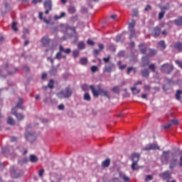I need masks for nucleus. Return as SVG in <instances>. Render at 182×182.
<instances>
[{
	"instance_id": "nucleus-49",
	"label": "nucleus",
	"mask_w": 182,
	"mask_h": 182,
	"mask_svg": "<svg viewBox=\"0 0 182 182\" xmlns=\"http://www.w3.org/2000/svg\"><path fill=\"white\" fill-rule=\"evenodd\" d=\"M134 25H136V21L132 20V21L129 25V28L130 29H133V28H134Z\"/></svg>"
},
{
	"instance_id": "nucleus-44",
	"label": "nucleus",
	"mask_w": 182,
	"mask_h": 182,
	"mask_svg": "<svg viewBox=\"0 0 182 182\" xmlns=\"http://www.w3.org/2000/svg\"><path fill=\"white\" fill-rule=\"evenodd\" d=\"M159 45L162 49H166V42L164 41H161L159 42Z\"/></svg>"
},
{
	"instance_id": "nucleus-38",
	"label": "nucleus",
	"mask_w": 182,
	"mask_h": 182,
	"mask_svg": "<svg viewBox=\"0 0 182 182\" xmlns=\"http://www.w3.org/2000/svg\"><path fill=\"white\" fill-rule=\"evenodd\" d=\"M112 90L114 93H117V95H119V93H120V87L115 86L112 87Z\"/></svg>"
},
{
	"instance_id": "nucleus-36",
	"label": "nucleus",
	"mask_w": 182,
	"mask_h": 182,
	"mask_svg": "<svg viewBox=\"0 0 182 182\" xmlns=\"http://www.w3.org/2000/svg\"><path fill=\"white\" fill-rule=\"evenodd\" d=\"M28 161H29L28 158H24V159L18 161V164H20V166H23V164H26V163H28Z\"/></svg>"
},
{
	"instance_id": "nucleus-46",
	"label": "nucleus",
	"mask_w": 182,
	"mask_h": 182,
	"mask_svg": "<svg viewBox=\"0 0 182 182\" xmlns=\"http://www.w3.org/2000/svg\"><path fill=\"white\" fill-rule=\"evenodd\" d=\"M144 90L145 92H150V90H151V87L149 85H145L144 86Z\"/></svg>"
},
{
	"instance_id": "nucleus-24",
	"label": "nucleus",
	"mask_w": 182,
	"mask_h": 182,
	"mask_svg": "<svg viewBox=\"0 0 182 182\" xmlns=\"http://www.w3.org/2000/svg\"><path fill=\"white\" fill-rule=\"evenodd\" d=\"M175 49H177L179 52H182V43L178 42L174 45Z\"/></svg>"
},
{
	"instance_id": "nucleus-51",
	"label": "nucleus",
	"mask_w": 182,
	"mask_h": 182,
	"mask_svg": "<svg viewBox=\"0 0 182 182\" xmlns=\"http://www.w3.org/2000/svg\"><path fill=\"white\" fill-rule=\"evenodd\" d=\"M63 57L62 56V52H58L57 54H56V56H55V59H58V60H60L62 59Z\"/></svg>"
},
{
	"instance_id": "nucleus-21",
	"label": "nucleus",
	"mask_w": 182,
	"mask_h": 182,
	"mask_svg": "<svg viewBox=\"0 0 182 182\" xmlns=\"http://www.w3.org/2000/svg\"><path fill=\"white\" fill-rule=\"evenodd\" d=\"M38 18L39 19H41V21H43V22H45V23H46L47 25L49 24L50 21L48 20H46V18H43V12H39Z\"/></svg>"
},
{
	"instance_id": "nucleus-3",
	"label": "nucleus",
	"mask_w": 182,
	"mask_h": 182,
	"mask_svg": "<svg viewBox=\"0 0 182 182\" xmlns=\"http://www.w3.org/2000/svg\"><path fill=\"white\" fill-rule=\"evenodd\" d=\"M160 70L164 73H167L170 75L173 70H174V67L168 63H165L160 67Z\"/></svg>"
},
{
	"instance_id": "nucleus-42",
	"label": "nucleus",
	"mask_w": 182,
	"mask_h": 182,
	"mask_svg": "<svg viewBox=\"0 0 182 182\" xmlns=\"http://www.w3.org/2000/svg\"><path fill=\"white\" fill-rule=\"evenodd\" d=\"M139 16V10L138 9H133L132 13V16L133 18Z\"/></svg>"
},
{
	"instance_id": "nucleus-52",
	"label": "nucleus",
	"mask_w": 182,
	"mask_h": 182,
	"mask_svg": "<svg viewBox=\"0 0 182 182\" xmlns=\"http://www.w3.org/2000/svg\"><path fill=\"white\" fill-rule=\"evenodd\" d=\"M53 80H50V82L48 84V87H50V89H53Z\"/></svg>"
},
{
	"instance_id": "nucleus-2",
	"label": "nucleus",
	"mask_w": 182,
	"mask_h": 182,
	"mask_svg": "<svg viewBox=\"0 0 182 182\" xmlns=\"http://www.w3.org/2000/svg\"><path fill=\"white\" fill-rule=\"evenodd\" d=\"M131 160L132 161L131 168L133 170V171H134V170H137L139 168V167H137V163H139V160H140V154H132L131 156Z\"/></svg>"
},
{
	"instance_id": "nucleus-27",
	"label": "nucleus",
	"mask_w": 182,
	"mask_h": 182,
	"mask_svg": "<svg viewBox=\"0 0 182 182\" xmlns=\"http://www.w3.org/2000/svg\"><path fill=\"white\" fill-rule=\"evenodd\" d=\"M142 66L143 68H144V66L149 65V63H150V62L149 61V58L147 57H143L142 58Z\"/></svg>"
},
{
	"instance_id": "nucleus-23",
	"label": "nucleus",
	"mask_w": 182,
	"mask_h": 182,
	"mask_svg": "<svg viewBox=\"0 0 182 182\" xmlns=\"http://www.w3.org/2000/svg\"><path fill=\"white\" fill-rule=\"evenodd\" d=\"M163 177L165 180H170L171 178V173L170 171H166L164 173Z\"/></svg>"
},
{
	"instance_id": "nucleus-43",
	"label": "nucleus",
	"mask_w": 182,
	"mask_h": 182,
	"mask_svg": "<svg viewBox=\"0 0 182 182\" xmlns=\"http://www.w3.org/2000/svg\"><path fill=\"white\" fill-rule=\"evenodd\" d=\"M68 11L69 14H75V12H76V9L75 6H70L68 9Z\"/></svg>"
},
{
	"instance_id": "nucleus-59",
	"label": "nucleus",
	"mask_w": 182,
	"mask_h": 182,
	"mask_svg": "<svg viewBox=\"0 0 182 182\" xmlns=\"http://www.w3.org/2000/svg\"><path fill=\"white\" fill-rule=\"evenodd\" d=\"M176 65H178V66H179V68H181V69H182V62L181 61L177 60H176Z\"/></svg>"
},
{
	"instance_id": "nucleus-8",
	"label": "nucleus",
	"mask_w": 182,
	"mask_h": 182,
	"mask_svg": "<svg viewBox=\"0 0 182 182\" xmlns=\"http://www.w3.org/2000/svg\"><path fill=\"white\" fill-rule=\"evenodd\" d=\"M44 8L46 9L45 14H49L50 11H52V1H46L44 2Z\"/></svg>"
},
{
	"instance_id": "nucleus-47",
	"label": "nucleus",
	"mask_w": 182,
	"mask_h": 182,
	"mask_svg": "<svg viewBox=\"0 0 182 182\" xmlns=\"http://www.w3.org/2000/svg\"><path fill=\"white\" fill-rule=\"evenodd\" d=\"M149 56H154V55L157 53V51L156 50L149 49Z\"/></svg>"
},
{
	"instance_id": "nucleus-11",
	"label": "nucleus",
	"mask_w": 182,
	"mask_h": 182,
	"mask_svg": "<svg viewBox=\"0 0 182 182\" xmlns=\"http://www.w3.org/2000/svg\"><path fill=\"white\" fill-rule=\"evenodd\" d=\"M100 95L101 96H105V97H107V99H110V96L109 95V91L105 90L102 88H99Z\"/></svg>"
},
{
	"instance_id": "nucleus-26",
	"label": "nucleus",
	"mask_w": 182,
	"mask_h": 182,
	"mask_svg": "<svg viewBox=\"0 0 182 182\" xmlns=\"http://www.w3.org/2000/svg\"><path fill=\"white\" fill-rule=\"evenodd\" d=\"M139 49H140L141 53H146V52L147 51V47L144 44H140Z\"/></svg>"
},
{
	"instance_id": "nucleus-63",
	"label": "nucleus",
	"mask_w": 182,
	"mask_h": 182,
	"mask_svg": "<svg viewBox=\"0 0 182 182\" xmlns=\"http://www.w3.org/2000/svg\"><path fill=\"white\" fill-rule=\"evenodd\" d=\"M120 39H122V36L121 35H118L115 38L116 42H120Z\"/></svg>"
},
{
	"instance_id": "nucleus-62",
	"label": "nucleus",
	"mask_w": 182,
	"mask_h": 182,
	"mask_svg": "<svg viewBox=\"0 0 182 182\" xmlns=\"http://www.w3.org/2000/svg\"><path fill=\"white\" fill-rule=\"evenodd\" d=\"M58 110H63L65 109V105L63 104H61L58 105Z\"/></svg>"
},
{
	"instance_id": "nucleus-14",
	"label": "nucleus",
	"mask_w": 182,
	"mask_h": 182,
	"mask_svg": "<svg viewBox=\"0 0 182 182\" xmlns=\"http://www.w3.org/2000/svg\"><path fill=\"white\" fill-rule=\"evenodd\" d=\"M11 112L12 114H14V116H16L18 120H22V119H23V114L16 113V111H15V108H13L11 109Z\"/></svg>"
},
{
	"instance_id": "nucleus-16",
	"label": "nucleus",
	"mask_w": 182,
	"mask_h": 182,
	"mask_svg": "<svg viewBox=\"0 0 182 182\" xmlns=\"http://www.w3.org/2000/svg\"><path fill=\"white\" fill-rule=\"evenodd\" d=\"M48 73H49V75H50V76H56V75L58 74V68H56L53 66L51 67Z\"/></svg>"
},
{
	"instance_id": "nucleus-7",
	"label": "nucleus",
	"mask_w": 182,
	"mask_h": 182,
	"mask_svg": "<svg viewBox=\"0 0 182 182\" xmlns=\"http://www.w3.org/2000/svg\"><path fill=\"white\" fill-rule=\"evenodd\" d=\"M144 151H150V150H160V146L156 144H151L143 148Z\"/></svg>"
},
{
	"instance_id": "nucleus-6",
	"label": "nucleus",
	"mask_w": 182,
	"mask_h": 182,
	"mask_svg": "<svg viewBox=\"0 0 182 182\" xmlns=\"http://www.w3.org/2000/svg\"><path fill=\"white\" fill-rule=\"evenodd\" d=\"M26 140L30 141V143H33L36 140V134L31 132H26L25 133Z\"/></svg>"
},
{
	"instance_id": "nucleus-61",
	"label": "nucleus",
	"mask_w": 182,
	"mask_h": 182,
	"mask_svg": "<svg viewBox=\"0 0 182 182\" xmlns=\"http://www.w3.org/2000/svg\"><path fill=\"white\" fill-rule=\"evenodd\" d=\"M87 43L88 45H90L91 46H92L93 45H95V42H93V41L90 40V39H88L87 41Z\"/></svg>"
},
{
	"instance_id": "nucleus-9",
	"label": "nucleus",
	"mask_w": 182,
	"mask_h": 182,
	"mask_svg": "<svg viewBox=\"0 0 182 182\" xmlns=\"http://www.w3.org/2000/svg\"><path fill=\"white\" fill-rule=\"evenodd\" d=\"M113 69H114V64L111 63L109 65H105L104 68V72H107V73H110L112 72Z\"/></svg>"
},
{
	"instance_id": "nucleus-29",
	"label": "nucleus",
	"mask_w": 182,
	"mask_h": 182,
	"mask_svg": "<svg viewBox=\"0 0 182 182\" xmlns=\"http://www.w3.org/2000/svg\"><path fill=\"white\" fill-rule=\"evenodd\" d=\"M141 73L143 77H149V75H150V72H149V70L147 69L141 70Z\"/></svg>"
},
{
	"instance_id": "nucleus-54",
	"label": "nucleus",
	"mask_w": 182,
	"mask_h": 182,
	"mask_svg": "<svg viewBox=\"0 0 182 182\" xmlns=\"http://www.w3.org/2000/svg\"><path fill=\"white\" fill-rule=\"evenodd\" d=\"M171 126H173V123L169 122L167 124L164 126V129H170V127H171Z\"/></svg>"
},
{
	"instance_id": "nucleus-30",
	"label": "nucleus",
	"mask_w": 182,
	"mask_h": 182,
	"mask_svg": "<svg viewBox=\"0 0 182 182\" xmlns=\"http://www.w3.org/2000/svg\"><path fill=\"white\" fill-rule=\"evenodd\" d=\"M83 99H84V100H86L87 102H90V100H92V97H90V94H89L88 92H85L84 94Z\"/></svg>"
},
{
	"instance_id": "nucleus-10",
	"label": "nucleus",
	"mask_w": 182,
	"mask_h": 182,
	"mask_svg": "<svg viewBox=\"0 0 182 182\" xmlns=\"http://www.w3.org/2000/svg\"><path fill=\"white\" fill-rule=\"evenodd\" d=\"M90 89H91V92L94 96V97H99V95H100V92L95 88V85H90Z\"/></svg>"
},
{
	"instance_id": "nucleus-13",
	"label": "nucleus",
	"mask_w": 182,
	"mask_h": 182,
	"mask_svg": "<svg viewBox=\"0 0 182 182\" xmlns=\"http://www.w3.org/2000/svg\"><path fill=\"white\" fill-rule=\"evenodd\" d=\"M22 103H23V99L19 98L18 99V102L17 103V105L14 107L15 112H16V109H18V108L21 109L22 110H23V107H22Z\"/></svg>"
},
{
	"instance_id": "nucleus-40",
	"label": "nucleus",
	"mask_w": 182,
	"mask_h": 182,
	"mask_svg": "<svg viewBox=\"0 0 182 182\" xmlns=\"http://www.w3.org/2000/svg\"><path fill=\"white\" fill-rule=\"evenodd\" d=\"M7 123L8 124H11V126H14V124H15V120L12 117H9L7 119Z\"/></svg>"
},
{
	"instance_id": "nucleus-35",
	"label": "nucleus",
	"mask_w": 182,
	"mask_h": 182,
	"mask_svg": "<svg viewBox=\"0 0 182 182\" xmlns=\"http://www.w3.org/2000/svg\"><path fill=\"white\" fill-rule=\"evenodd\" d=\"M181 95H182V91L180 90H178L176 91V100H180V99H181Z\"/></svg>"
},
{
	"instance_id": "nucleus-50",
	"label": "nucleus",
	"mask_w": 182,
	"mask_h": 182,
	"mask_svg": "<svg viewBox=\"0 0 182 182\" xmlns=\"http://www.w3.org/2000/svg\"><path fill=\"white\" fill-rule=\"evenodd\" d=\"M149 68L152 70L153 72H156V65L151 64L149 65Z\"/></svg>"
},
{
	"instance_id": "nucleus-33",
	"label": "nucleus",
	"mask_w": 182,
	"mask_h": 182,
	"mask_svg": "<svg viewBox=\"0 0 182 182\" xmlns=\"http://www.w3.org/2000/svg\"><path fill=\"white\" fill-rule=\"evenodd\" d=\"M64 28L66 29V31H73L74 33H76V28L75 27H70L69 25H65Z\"/></svg>"
},
{
	"instance_id": "nucleus-37",
	"label": "nucleus",
	"mask_w": 182,
	"mask_h": 182,
	"mask_svg": "<svg viewBox=\"0 0 182 182\" xmlns=\"http://www.w3.org/2000/svg\"><path fill=\"white\" fill-rule=\"evenodd\" d=\"M77 48L78 49H80L81 50H82V49H85V48H86V44H85L84 42L81 41L78 43Z\"/></svg>"
},
{
	"instance_id": "nucleus-57",
	"label": "nucleus",
	"mask_w": 182,
	"mask_h": 182,
	"mask_svg": "<svg viewBox=\"0 0 182 182\" xmlns=\"http://www.w3.org/2000/svg\"><path fill=\"white\" fill-rule=\"evenodd\" d=\"M164 14H165L164 11L160 12L159 14V19H163V18L164 17Z\"/></svg>"
},
{
	"instance_id": "nucleus-31",
	"label": "nucleus",
	"mask_w": 182,
	"mask_h": 182,
	"mask_svg": "<svg viewBox=\"0 0 182 182\" xmlns=\"http://www.w3.org/2000/svg\"><path fill=\"white\" fill-rule=\"evenodd\" d=\"M30 161L31 163H37L38 162V156L36 155H31L30 156Z\"/></svg>"
},
{
	"instance_id": "nucleus-34",
	"label": "nucleus",
	"mask_w": 182,
	"mask_h": 182,
	"mask_svg": "<svg viewBox=\"0 0 182 182\" xmlns=\"http://www.w3.org/2000/svg\"><path fill=\"white\" fill-rule=\"evenodd\" d=\"M80 55V50H74L73 51V56L75 59H76V58H77L79 55Z\"/></svg>"
},
{
	"instance_id": "nucleus-28",
	"label": "nucleus",
	"mask_w": 182,
	"mask_h": 182,
	"mask_svg": "<svg viewBox=\"0 0 182 182\" xmlns=\"http://www.w3.org/2000/svg\"><path fill=\"white\" fill-rule=\"evenodd\" d=\"M142 66L143 68H144V66L149 65V63H150V62L149 61V58L147 57H143L142 58Z\"/></svg>"
},
{
	"instance_id": "nucleus-64",
	"label": "nucleus",
	"mask_w": 182,
	"mask_h": 182,
	"mask_svg": "<svg viewBox=\"0 0 182 182\" xmlns=\"http://www.w3.org/2000/svg\"><path fill=\"white\" fill-rule=\"evenodd\" d=\"M132 70H134L133 67H129V68H128L127 71V75H130V73H131Z\"/></svg>"
},
{
	"instance_id": "nucleus-4",
	"label": "nucleus",
	"mask_w": 182,
	"mask_h": 182,
	"mask_svg": "<svg viewBox=\"0 0 182 182\" xmlns=\"http://www.w3.org/2000/svg\"><path fill=\"white\" fill-rule=\"evenodd\" d=\"M169 168H171V170H172V168H174V167L177 166V163H178V157L177 156V154H176V153H171V159L169 161Z\"/></svg>"
},
{
	"instance_id": "nucleus-20",
	"label": "nucleus",
	"mask_w": 182,
	"mask_h": 182,
	"mask_svg": "<svg viewBox=\"0 0 182 182\" xmlns=\"http://www.w3.org/2000/svg\"><path fill=\"white\" fill-rule=\"evenodd\" d=\"M170 154V151H164L162 153V157H164L165 161H168V157Z\"/></svg>"
},
{
	"instance_id": "nucleus-15",
	"label": "nucleus",
	"mask_w": 182,
	"mask_h": 182,
	"mask_svg": "<svg viewBox=\"0 0 182 182\" xmlns=\"http://www.w3.org/2000/svg\"><path fill=\"white\" fill-rule=\"evenodd\" d=\"M41 42L43 46H48L49 45V42H50V40L48 37H43L41 38Z\"/></svg>"
},
{
	"instance_id": "nucleus-41",
	"label": "nucleus",
	"mask_w": 182,
	"mask_h": 182,
	"mask_svg": "<svg viewBox=\"0 0 182 182\" xmlns=\"http://www.w3.org/2000/svg\"><path fill=\"white\" fill-rule=\"evenodd\" d=\"M65 16H66V13L62 12L60 16H55L54 19H55L57 21L58 19L65 18Z\"/></svg>"
},
{
	"instance_id": "nucleus-19",
	"label": "nucleus",
	"mask_w": 182,
	"mask_h": 182,
	"mask_svg": "<svg viewBox=\"0 0 182 182\" xmlns=\"http://www.w3.org/2000/svg\"><path fill=\"white\" fill-rule=\"evenodd\" d=\"M119 177L123 180L124 182H129L130 181V178L127 176H126L124 173H120Z\"/></svg>"
},
{
	"instance_id": "nucleus-25",
	"label": "nucleus",
	"mask_w": 182,
	"mask_h": 182,
	"mask_svg": "<svg viewBox=\"0 0 182 182\" xmlns=\"http://www.w3.org/2000/svg\"><path fill=\"white\" fill-rule=\"evenodd\" d=\"M19 69L18 68H12L11 70L7 71L8 75H15V73H18Z\"/></svg>"
},
{
	"instance_id": "nucleus-1",
	"label": "nucleus",
	"mask_w": 182,
	"mask_h": 182,
	"mask_svg": "<svg viewBox=\"0 0 182 182\" xmlns=\"http://www.w3.org/2000/svg\"><path fill=\"white\" fill-rule=\"evenodd\" d=\"M73 94V91L72 90V89L67 87L58 92L56 95L58 99H69V97H70Z\"/></svg>"
},
{
	"instance_id": "nucleus-55",
	"label": "nucleus",
	"mask_w": 182,
	"mask_h": 182,
	"mask_svg": "<svg viewBox=\"0 0 182 182\" xmlns=\"http://www.w3.org/2000/svg\"><path fill=\"white\" fill-rule=\"evenodd\" d=\"M8 64H4L2 67L1 69L0 70V72H2V70H8Z\"/></svg>"
},
{
	"instance_id": "nucleus-17",
	"label": "nucleus",
	"mask_w": 182,
	"mask_h": 182,
	"mask_svg": "<svg viewBox=\"0 0 182 182\" xmlns=\"http://www.w3.org/2000/svg\"><path fill=\"white\" fill-rule=\"evenodd\" d=\"M109 166H110V159L107 158L106 160L102 161V167L103 168H106L107 167H109Z\"/></svg>"
},
{
	"instance_id": "nucleus-12",
	"label": "nucleus",
	"mask_w": 182,
	"mask_h": 182,
	"mask_svg": "<svg viewBox=\"0 0 182 182\" xmlns=\"http://www.w3.org/2000/svg\"><path fill=\"white\" fill-rule=\"evenodd\" d=\"M152 33H153V36H154V38H157L158 36H160V33H161V29H160V28H159V27H155L154 28Z\"/></svg>"
},
{
	"instance_id": "nucleus-5",
	"label": "nucleus",
	"mask_w": 182,
	"mask_h": 182,
	"mask_svg": "<svg viewBox=\"0 0 182 182\" xmlns=\"http://www.w3.org/2000/svg\"><path fill=\"white\" fill-rule=\"evenodd\" d=\"M11 176L14 178H18V177H21L22 173L19 172V169L16 166H11L10 169Z\"/></svg>"
},
{
	"instance_id": "nucleus-56",
	"label": "nucleus",
	"mask_w": 182,
	"mask_h": 182,
	"mask_svg": "<svg viewBox=\"0 0 182 182\" xmlns=\"http://www.w3.org/2000/svg\"><path fill=\"white\" fill-rule=\"evenodd\" d=\"M91 71L92 72V73L97 72V67L96 65H93L92 67H91Z\"/></svg>"
},
{
	"instance_id": "nucleus-18",
	"label": "nucleus",
	"mask_w": 182,
	"mask_h": 182,
	"mask_svg": "<svg viewBox=\"0 0 182 182\" xmlns=\"http://www.w3.org/2000/svg\"><path fill=\"white\" fill-rule=\"evenodd\" d=\"M174 23L176 25V26H182V16H179L175 19Z\"/></svg>"
},
{
	"instance_id": "nucleus-45",
	"label": "nucleus",
	"mask_w": 182,
	"mask_h": 182,
	"mask_svg": "<svg viewBox=\"0 0 182 182\" xmlns=\"http://www.w3.org/2000/svg\"><path fill=\"white\" fill-rule=\"evenodd\" d=\"M134 35H136V32L133 28H130V36L129 39H132V38H134Z\"/></svg>"
},
{
	"instance_id": "nucleus-32",
	"label": "nucleus",
	"mask_w": 182,
	"mask_h": 182,
	"mask_svg": "<svg viewBox=\"0 0 182 182\" xmlns=\"http://www.w3.org/2000/svg\"><path fill=\"white\" fill-rule=\"evenodd\" d=\"M80 65L86 66V65H87V58H80Z\"/></svg>"
},
{
	"instance_id": "nucleus-22",
	"label": "nucleus",
	"mask_w": 182,
	"mask_h": 182,
	"mask_svg": "<svg viewBox=\"0 0 182 182\" xmlns=\"http://www.w3.org/2000/svg\"><path fill=\"white\" fill-rule=\"evenodd\" d=\"M60 51L64 52V53L69 55V53H70V52H71V50H70V48L65 49V48H63V46H60Z\"/></svg>"
},
{
	"instance_id": "nucleus-39",
	"label": "nucleus",
	"mask_w": 182,
	"mask_h": 182,
	"mask_svg": "<svg viewBox=\"0 0 182 182\" xmlns=\"http://www.w3.org/2000/svg\"><path fill=\"white\" fill-rule=\"evenodd\" d=\"M131 90L133 92V95H138V93H140V89H137L136 87H131Z\"/></svg>"
},
{
	"instance_id": "nucleus-60",
	"label": "nucleus",
	"mask_w": 182,
	"mask_h": 182,
	"mask_svg": "<svg viewBox=\"0 0 182 182\" xmlns=\"http://www.w3.org/2000/svg\"><path fill=\"white\" fill-rule=\"evenodd\" d=\"M103 60L105 63H108V62L110 61V55H109L107 58H103Z\"/></svg>"
},
{
	"instance_id": "nucleus-53",
	"label": "nucleus",
	"mask_w": 182,
	"mask_h": 182,
	"mask_svg": "<svg viewBox=\"0 0 182 182\" xmlns=\"http://www.w3.org/2000/svg\"><path fill=\"white\" fill-rule=\"evenodd\" d=\"M151 180H153V175L146 176L145 181H150Z\"/></svg>"
},
{
	"instance_id": "nucleus-48",
	"label": "nucleus",
	"mask_w": 182,
	"mask_h": 182,
	"mask_svg": "<svg viewBox=\"0 0 182 182\" xmlns=\"http://www.w3.org/2000/svg\"><path fill=\"white\" fill-rule=\"evenodd\" d=\"M16 22H13L11 28L14 30L15 32H18V27H16Z\"/></svg>"
},
{
	"instance_id": "nucleus-58",
	"label": "nucleus",
	"mask_w": 182,
	"mask_h": 182,
	"mask_svg": "<svg viewBox=\"0 0 182 182\" xmlns=\"http://www.w3.org/2000/svg\"><path fill=\"white\" fill-rule=\"evenodd\" d=\"M170 123H172V126H173V124L177 125V124H178V120H177V119H172V120H171Z\"/></svg>"
}]
</instances>
